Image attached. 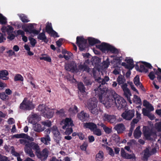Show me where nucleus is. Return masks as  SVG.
I'll use <instances>...</instances> for the list:
<instances>
[{
	"label": "nucleus",
	"instance_id": "nucleus-61",
	"mask_svg": "<svg viewBox=\"0 0 161 161\" xmlns=\"http://www.w3.org/2000/svg\"><path fill=\"white\" fill-rule=\"evenodd\" d=\"M8 35V36H7V38L10 40L12 41L14 40L15 37V36L14 34H12V33H11Z\"/></svg>",
	"mask_w": 161,
	"mask_h": 161
},
{
	"label": "nucleus",
	"instance_id": "nucleus-4",
	"mask_svg": "<svg viewBox=\"0 0 161 161\" xmlns=\"http://www.w3.org/2000/svg\"><path fill=\"white\" fill-rule=\"evenodd\" d=\"M113 98L115 103L116 107L118 109H121L125 108L126 103L125 100L118 95L115 92L113 94Z\"/></svg>",
	"mask_w": 161,
	"mask_h": 161
},
{
	"label": "nucleus",
	"instance_id": "nucleus-17",
	"mask_svg": "<svg viewBox=\"0 0 161 161\" xmlns=\"http://www.w3.org/2000/svg\"><path fill=\"white\" fill-rule=\"evenodd\" d=\"M83 127L85 128L88 129L92 131L97 128V125L93 122H86L83 124Z\"/></svg>",
	"mask_w": 161,
	"mask_h": 161
},
{
	"label": "nucleus",
	"instance_id": "nucleus-10",
	"mask_svg": "<svg viewBox=\"0 0 161 161\" xmlns=\"http://www.w3.org/2000/svg\"><path fill=\"white\" fill-rule=\"evenodd\" d=\"M49 151L47 148H45L42 151L40 150L36 154L37 157L41 161H45L47 158Z\"/></svg>",
	"mask_w": 161,
	"mask_h": 161
},
{
	"label": "nucleus",
	"instance_id": "nucleus-32",
	"mask_svg": "<svg viewBox=\"0 0 161 161\" xmlns=\"http://www.w3.org/2000/svg\"><path fill=\"white\" fill-rule=\"evenodd\" d=\"M8 74V71L3 70L1 71L0 72V78L3 80H6L8 79L6 76Z\"/></svg>",
	"mask_w": 161,
	"mask_h": 161
},
{
	"label": "nucleus",
	"instance_id": "nucleus-64",
	"mask_svg": "<svg viewBox=\"0 0 161 161\" xmlns=\"http://www.w3.org/2000/svg\"><path fill=\"white\" fill-rule=\"evenodd\" d=\"M0 161H10L7 157L3 156H0Z\"/></svg>",
	"mask_w": 161,
	"mask_h": 161
},
{
	"label": "nucleus",
	"instance_id": "nucleus-20",
	"mask_svg": "<svg viewBox=\"0 0 161 161\" xmlns=\"http://www.w3.org/2000/svg\"><path fill=\"white\" fill-rule=\"evenodd\" d=\"M138 63V62L136 63L135 66V68L137 71L145 73H147L148 72V69L145 68V66L144 64H140L139 67V65L137 64Z\"/></svg>",
	"mask_w": 161,
	"mask_h": 161
},
{
	"label": "nucleus",
	"instance_id": "nucleus-51",
	"mask_svg": "<svg viewBox=\"0 0 161 161\" xmlns=\"http://www.w3.org/2000/svg\"><path fill=\"white\" fill-rule=\"evenodd\" d=\"M31 119L32 120V121H33V120H36V121H38L41 119V118L36 114H35L32 115ZM34 121L33 122H34Z\"/></svg>",
	"mask_w": 161,
	"mask_h": 161
},
{
	"label": "nucleus",
	"instance_id": "nucleus-60",
	"mask_svg": "<svg viewBox=\"0 0 161 161\" xmlns=\"http://www.w3.org/2000/svg\"><path fill=\"white\" fill-rule=\"evenodd\" d=\"M141 62L143 64H144L145 67L149 69H152L153 68V67L150 64L146 62Z\"/></svg>",
	"mask_w": 161,
	"mask_h": 161
},
{
	"label": "nucleus",
	"instance_id": "nucleus-29",
	"mask_svg": "<svg viewBox=\"0 0 161 161\" xmlns=\"http://www.w3.org/2000/svg\"><path fill=\"white\" fill-rule=\"evenodd\" d=\"M88 40L89 45L92 46L95 44L101 43V42L99 40L94 38L89 37L88 39Z\"/></svg>",
	"mask_w": 161,
	"mask_h": 161
},
{
	"label": "nucleus",
	"instance_id": "nucleus-56",
	"mask_svg": "<svg viewBox=\"0 0 161 161\" xmlns=\"http://www.w3.org/2000/svg\"><path fill=\"white\" fill-rule=\"evenodd\" d=\"M66 130L65 132L66 135H69L70 134L73 132V129L72 128V127H67L66 129Z\"/></svg>",
	"mask_w": 161,
	"mask_h": 161
},
{
	"label": "nucleus",
	"instance_id": "nucleus-42",
	"mask_svg": "<svg viewBox=\"0 0 161 161\" xmlns=\"http://www.w3.org/2000/svg\"><path fill=\"white\" fill-rule=\"evenodd\" d=\"M47 108L45 107V106L43 104H40L37 108L38 111L42 112V113L45 111Z\"/></svg>",
	"mask_w": 161,
	"mask_h": 161
},
{
	"label": "nucleus",
	"instance_id": "nucleus-52",
	"mask_svg": "<svg viewBox=\"0 0 161 161\" xmlns=\"http://www.w3.org/2000/svg\"><path fill=\"white\" fill-rule=\"evenodd\" d=\"M42 124L44 126H47L48 127H50L52 125V123L50 121L47 120V121H42Z\"/></svg>",
	"mask_w": 161,
	"mask_h": 161
},
{
	"label": "nucleus",
	"instance_id": "nucleus-59",
	"mask_svg": "<svg viewBox=\"0 0 161 161\" xmlns=\"http://www.w3.org/2000/svg\"><path fill=\"white\" fill-rule=\"evenodd\" d=\"M155 126L158 131H161V122L156 123L155 124Z\"/></svg>",
	"mask_w": 161,
	"mask_h": 161
},
{
	"label": "nucleus",
	"instance_id": "nucleus-12",
	"mask_svg": "<svg viewBox=\"0 0 161 161\" xmlns=\"http://www.w3.org/2000/svg\"><path fill=\"white\" fill-rule=\"evenodd\" d=\"M77 117L80 120L84 122L88 120L90 116L88 113L85 112L84 111H82L78 114Z\"/></svg>",
	"mask_w": 161,
	"mask_h": 161
},
{
	"label": "nucleus",
	"instance_id": "nucleus-48",
	"mask_svg": "<svg viewBox=\"0 0 161 161\" xmlns=\"http://www.w3.org/2000/svg\"><path fill=\"white\" fill-rule=\"evenodd\" d=\"M88 146V144L87 142H84L82 144L80 147V148L81 150L86 151Z\"/></svg>",
	"mask_w": 161,
	"mask_h": 161
},
{
	"label": "nucleus",
	"instance_id": "nucleus-25",
	"mask_svg": "<svg viewBox=\"0 0 161 161\" xmlns=\"http://www.w3.org/2000/svg\"><path fill=\"white\" fill-rule=\"evenodd\" d=\"M53 114L54 112L52 110L47 108L45 111L42 113V115L45 118L50 119L53 117Z\"/></svg>",
	"mask_w": 161,
	"mask_h": 161
},
{
	"label": "nucleus",
	"instance_id": "nucleus-13",
	"mask_svg": "<svg viewBox=\"0 0 161 161\" xmlns=\"http://www.w3.org/2000/svg\"><path fill=\"white\" fill-rule=\"evenodd\" d=\"M143 133L147 139H149L153 134V130L148 126H144L143 127Z\"/></svg>",
	"mask_w": 161,
	"mask_h": 161
},
{
	"label": "nucleus",
	"instance_id": "nucleus-46",
	"mask_svg": "<svg viewBox=\"0 0 161 161\" xmlns=\"http://www.w3.org/2000/svg\"><path fill=\"white\" fill-rule=\"evenodd\" d=\"M134 97L135 99V100L134 101L137 104H140L141 105L142 104V102L141 99L139 97H138L137 96L135 95L134 96Z\"/></svg>",
	"mask_w": 161,
	"mask_h": 161
},
{
	"label": "nucleus",
	"instance_id": "nucleus-43",
	"mask_svg": "<svg viewBox=\"0 0 161 161\" xmlns=\"http://www.w3.org/2000/svg\"><path fill=\"white\" fill-rule=\"evenodd\" d=\"M19 141L21 144L25 145L24 150L25 151V152L27 149H26V147H27V146H26V144H29L30 142L27 141L26 140L24 139H20L19 140Z\"/></svg>",
	"mask_w": 161,
	"mask_h": 161
},
{
	"label": "nucleus",
	"instance_id": "nucleus-58",
	"mask_svg": "<svg viewBox=\"0 0 161 161\" xmlns=\"http://www.w3.org/2000/svg\"><path fill=\"white\" fill-rule=\"evenodd\" d=\"M49 34L51 36H53L54 37H58L59 36L58 35V33L54 30H53Z\"/></svg>",
	"mask_w": 161,
	"mask_h": 161
},
{
	"label": "nucleus",
	"instance_id": "nucleus-27",
	"mask_svg": "<svg viewBox=\"0 0 161 161\" xmlns=\"http://www.w3.org/2000/svg\"><path fill=\"white\" fill-rule=\"evenodd\" d=\"M83 81L85 85L87 86H91L94 81L90 78L85 76L83 77Z\"/></svg>",
	"mask_w": 161,
	"mask_h": 161
},
{
	"label": "nucleus",
	"instance_id": "nucleus-35",
	"mask_svg": "<svg viewBox=\"0 0 161 161\" xmlns=\"http://www.w3.org/2000/svg\"><path fill=\"white\" fill-rule=\"evenodd\" d=\"M122 65L125 67V68L128 69L130 71L134 67V64H128L125 62L122 63Z\"/></svg>",
	"mask_w": 161,
	"mask_h": 161
},
{
	"label": "nucleus",
	"instance_id": "nucleus-16",
	"mask_svg": "<svg viewBox=\"0 0 161 161\" xmlns=\"http://www.w3.org/2000/svg\"><path fill=\"white\" fill-rule=\"evenodd\" d=\"M134 83L135 85L142 91H144V88L142 83L140 82V77L138 75H136L134 79Z\"/></svg>",
	"mask_w": 161,
	"mask_h": 161
},
{
	"label": "nucleus",
	"instance_id": "nucleus-53",
	"mask_svg": "<svg viewBox=\"0 0 161 161\" xmlns=\"http://www.w3.org/2000/svg\"><path fill=\"white\" fill-rule=\"evenodd\" d=\"M92 131H93L94 134L97 136H100L102 135L101 131L99 129H97V128Z\"/></svg>",
	"mask_w": 161,
	"mask_h": 161
},
{
	"label": "nucleus",
	"instance_id": "nucleus-3",
	"mask_svg": "<svg viewBox=\"0 0 161 161\" xmlns=\"http://www.w3.org/2000/svg\"><path fill=\"white\" fill-rule=\"evenodd\" d=\"M97 47L103 52H105L106 51L115 54H117L119 52L118 50L116 48L105 42H102L101 45H97Z\"/></svg>",
	"mask_w": 161,
	"mask_h": 161
},
{
	"label": "nucleus",
	"instance_id": "nucleus-33",
	"mask_svg": "<svg viewBox=\"0 0 161 161\" xmlns=\"http://www.w3.org/2000/svg\"><path fill=\"white\" fill-rule=\"evenodd\" d=\"M78 88L81 93L86 92V88L82 82H80L78 84Z\"/></svg>",
	"mask_w": 161,
	"mask_h": 161
},
{
	"label": "nucleus",
	"instance_id": "nucleus-2",
	"mask_svg": "<svg viewBox=\"0 0 161 161\" xmlns=\"http://www.w3.org/2000/svg\"><path fill=\"white\" fill-rule=\"evenodd\" d=\"M26 146H27L26 147V149H27L25 153L32 158L34 157L35 156L33 153L32 149L35 151L36 154L40 150V147L38 145L33 142H30L29 144H26Z\"/></svg>",
	"mask_w": 161,
	"mask_h": 161
},
{
	"label": "nucleus",
	"instance_id": "nucleus-39",
	"mask_svg": "<svg viewBox=\"0 0 161 161\" xmlns=\"http://www.w3.org/2000/svg\"><path fill=\"white\" fill-rule=\"evenodd\" d=\"M69 111L74 114H76L79 111L78 108L75 105H74V106L69 108Z\"/></svg>",
	"mask_w": 161,
	"mask_h": 161
},
{
	"label": "nucleus",
	"instance_id": "nucleus-57",
	"mask_svg": "<svg viewBox=\"0 0 161 161\" xmlns=\"http://www.w3.org/2000/svg\"><path fill=\"white\" fill-rule=\"evenodd\" d=\"M5 36V33L3 34L2 33H0V43L3 42L6 40V38L4 36Z\"/></svg>",
	"mask_w": 161,
	"mask_h": 161
},
{
	"label": "nucleus",
	"instance_id": "nucleus-23",
	"mask_svg": "<svg viewBox=\"0 0 161 161\" xmlns=\"http://www.w3.org/2000/svg\"><path fill=\"white\" fill-rule=\"evenodd\" d=\"M45 32L43 30V32L42 33H39L38 35L37 38L40 40H42L46 43H47L48 42V40L47 39L45 35Z\"/></svg>",
	"mask_w": 161,
	"mask_h": 161
},
{
	"label": "nucleus",
	"instance_id": "nucleus-63",
	"mask_svg": "<svg viewBox=\"0 0 161 161\" xmlns=\"http://www.w3.org/2000/svg\"><path fill=\"white\" fill-rule=\"evenodd\" d=\"M148 76L150 79L152 80H153L155 77L154 73L153 71H151L150 73L148 75Z\"/></svg>",
	"mask_w": 161,
	"mask_h": 161
},
{
	"label": "nucleus",
	"instance_id": "nucleus-45",
	"mask_svg": "<svg viewBox=\"0 0 161 161\" xmlns=\"http://www.w3.org/2000/svg\"><path fill=\"white\" fill-rule=\"evenodd\" d=\"M102 64L105 68H108L110 64L109 58H107L106 60L103 61Z\"/></svg>",
	"mask_w": 161,
	"mask_h": 161
},
{
	"label": "nucleus",
	"instance_id": "nucleus-47",
	"mask_svg": "<svg viewBox=\"0 0 161 161\" xmlns=\"http://www.w3.org/2000/svg\"><path fill=\"white\" fill-rule=\"evenodd\" d=\"M102 145L103 146H105L104 144H102ZM105 147L106 148L107 150L109 151V154L112 157L114 156V153L113 150L112 149V148L109 147H108L107 146H106Z\"/></svg>",
	"mask_w": 161,
	"mask_h": 161
},
{
	"label": "nucleus",
	"instance_id": "nucleus-22",
	"mask_svg": "<svg viewBox=\"0 0 161 161\" xmlns=\"http://www.w3.org/2000/svg\"><path fill=\"white\" fill-rule=\"evenodd\" d=\"M31 123L34 124L35 126L34 127V130L37 132H40L44 130L45 128L44 127H41L40 124H37L36 122L35 121L33 122V121H31Z\"/></svg>",
	"mask_w": 161,
	"mask_h": 161
},
{
	"label": "nucleus",
	"instance_id": "nucleus-30",
	"mask_svg": "<svg viewBox=\"0 0 161 161\" xmlns=\"http://www.w3.org/2000/svg\"><path fill=\"white\" fill-rule=\"evenodd\" d=\"M104 153L103 151H99L96 155L95 160L96 161H102L103 159Z\"/></svg>",
	"mask_w": 161,
	"mask_h": 161
},
{
	"label": "nucleus",
	"instance_id": "nucleus-5",
	"mask_svg": "<svg viewBox=\"0 0 161 161\" xmlns=\"http://www.w3.org/2000/svg\"><path fill=\"white\" fill-rule=\"evenodd\" d=\"M87 107L90 111L93 114H97V100L93 97L89 99L87 103Z\"/></svg>",
	"mask_w": 161,
	"mask_h": 161
},
{
	"label": "nucleus",
	"instance_id": "nucleus-1",
	"mask_svg": "<svg viewBox=\"0 0 161 161\" xmlns=\"http://www.w3.org/2000/svg\"><path fill=\"white\" fill-rule=\"evenodd\" d=\"M89 73L95 79V81L99 84L98 87L94 90L95 96L98 98L99 100L102 102L105 99V98L108 97V95H106L107 92L103 85L106 84V82L109 81V78L108 76H105L103 79H102L100 76L99 71L95 68H90L88 66L85 65L83 70Z\"/></svg>",
	"mask_w": 161,
	"mask_h": 161
},
{
	"label": "nucleus",
	"instance_id": "nucleus-40",
	"mask_svg": "<svg viewBox=\"0 0 161 161\" xmlns=\"http://www.w3.org/2000/svg\"><path fill=\"white\" fill-rule=\"evenodd\" d=\"M0 23L2 25H5L7 23V18L0 14Z\"/></svg>",
	"mask_w": 161,
	"mask_h": 161
},
{
	"label": "nucleus",
	"instance_id": "nucleus-54",
	"mask_svg": "<svg viewBox=\"0 0 161 161\" xmlns=\"http://www.w3.org/2000/svg\"><path fill=\"white\" fill-rule=\"evenodd\" d=\"M142 112L143 115L145 116H147L150 114V111L145 108H142Z\"/></svg>",
	"mask_w": 161,
	"mask_h": 161
},
{
	"label": "nucleus",
	"instance_id": "nucleus-14",
	"mask_svg": "<svg viewBox=\"0 0 161 161\" xmlns=\"http://www.w3.org/2000/svg\"><path fill=\"white\" fill-rule=\"evenodd\" d=\"M103 119L105 121L111 123H113L115 122L116 118L114 115L105 114L103 116Z\"/></svg>",
	"mask_w": 161,
	"mask_h": 161
},
{
	"label": "nucleus",
	"instance_id": "nucleus-9",
	"mask_svg": "<svg viewBox=\"0 0 161 161\" xmlns=\"http://www.w3.org/2000/svg\"><path fill=\"white\" fill-rule=\"evenodd\" d=\"M51 131L53 135V139L55 141L59 144L61 139V136L59 131L56 126H53L51 128Z\"/></svg>",
	"mask_w": 161,
	"mask_h": 161
},
{
	"label": "nucleus",
	"instance_id": "nucleus-34",
	"mask_svg": "<svg viewBox=\"0 0 161 161\" xmlns=\"http://www.w3.org/2000/svg\"><path fill=\"white\" fill-rule=\"evenodd\" d=\"M117 81L119 85H122L125 83L124 82H125V79L122 75H120L117 78Z\"/></svg>",
	"mask_w": 161,
	"mask_h": 161
},
{
	"label": "nucleus",
	"instance_id": "nucleus-49",
	"mask_svg": "<svg viewBox=\"0 0 161 161\" xmlns=\"http://www.w3.org/2000/svg\"><path fill=\"white\" fill-rule=\"evenodd\" d=\"M0 98L3 100H8L9 97L4 92L0 93Z\"/></svg>",
	"mask_w": 161,
	"mask_h": 161
},
{
	"label": "nucleus",
	"instance_id": "nucleus-24",
	"mask_svg": "<svg viewBox=\"0 0 161 161\" xmlns=\"http://www.w3.org/2000/svg\"><path fill=\"white\" fill-rule=\"evenodd\" d=\"M114 129L118 134L123 133L125 129L124 125L122 123L118 124L115 126Z\"/></svg>",
	"mask_w": 161,
	"mask_h": 161
},
{
	"label": "nucleus",
	"instance_id": "nucleus-36",
	"mask_svg": "<svg viewBox=\"0 0 161 161\" xmlns=\"http://www.w3.org/2000/svg\"><path fill=\"white\" fill-rule=\"evenodd\" d=\"M53 30L51 23H48L46 26V31L49 34Z\"/></svg>",
	"mask_w": 161,
	"mask_h": 161
},
{
	"label": "nucleus",
	"instance_id": "nucleus-21",
	"mask_svg": "<svg viewBox=\"0 0 161 161\" xmlns=\"http://www.w3.org/2000/svg\"><path fill=\"white\" fill-rule=\"evenodd\" d=\"M14 30V28L10 25H8L7 26H3L1 28L2 32L4 34L6 32L7 34L12 33Z\"/></svg>",
	"mask_w": 161,
	"mask_h": 161
},
{
	"label": "nucleus",
	"instance_id": "nucleus-11",
	"mask_svg": "<svg viewBox=\"0 0 161 161\" xmlns=\"http://www.w3.org/2000/svg\"><path fill=\"white\" fill-rule=\"evenodd\" d=\"M135 112L134 109L125 111L122 114L121 116L124 119L126 120H130L134 117Z\"/></svg>",
	"mask_w": 161,
	"mask_h": 161
},
{
	"label": "nucleus",
	"instance_id": "nucleus-55",
	"mask_svg": "<svg viewBox=\"0 0 161 161\" xmlns=\"http://www.w3.org/2000/svg\"><path fill=\"white\" fill-rule=\"evenodd\" d=\"M40 60H44L49 62H51V59L49 57H41L39 58Z\"/></svg>",
	"mask_w": 161,
	"mask_h": 161
},
{
	"label": "nucleus",
	"instance_id": "nucleus-41",
	"mask_svg": "<svg viewBox=\"0 0 161 161\" xmlns=\"http://www.w3.org/2000/svg\"><path fill=\"white\" fill-rule=\"evenodd\" d=\"M112 137L116 144L119 143L120 141V137L116 134H114L112 136Z\"/></svg>",
	"mask_w": 161,
	"mask_h": 161
},
{
	"label": "nucleus",
	"instance_id": "nucleus-26",
	"mask_svg": "<svg viewBox=\"0 0 161 161\" xmlns=\"http://www.w3.org/2000/svg\"><path fill=\"white\" fill-rule=\"evenodd\" d=\"M27 29L28 31L27 32L30 33H33L36 35H37L40 32V31H37V30L34 29V27L32 24H29V25L27 26Z\"/></svg>",
	"mask_w": 161,
	"mask_h": 161
},
{
	"label": "nucleus",
	"instance_id": "nucleus-31",
	"mask_svg": "<svg viewBox=\"0 0 161 161\" xmlns=\"http://www.w3.org/2000/svg\"><path fill=\"white\" fill-rule=\"evenodd\" d=\"M40 140L41 142L46 145H48L50 144V142L51 141V138L50 136H44V137H41Z\"/></svg>",
	"mask_w": 161,
	"mask_h": 161
},
{
	"label": "nucleus",
	"instance_id": "nucleus-44",
	"mask_svg": "<svg viewBox=\"0 0 161 161\" xmlns=\"http://www.w3.org/2000/svg\"><path fill=\"white\" fill-rule=\"evenodd\" d=\"M24 78L23 76L20 74H16L14 77V81H23Z\"/></svg>",
	"mask_w": 161,
	"mask_h": 161
},
{
	"label": "nucleus",
	"instance_id": "nucleus-37",
	"mask_svg": "<svg viewBox=\"0 0 161 161\" xmlns=\"http://www.w3.org/2000/svg\"><path fill=\"white\" fill-rule=\"evenodd\" d=\"M20 20L23 23H27L29 20L27 18L26 16L24 14H21L19 15Z\"/></svg>",
	"mask_w": 161,
	"mask_h": 161
},
{
	"label": "nucleus",
	"instance_id": "nucleus-28",
	"mask_svg": "<svg viewBox=\"0 0 161 161\" xmlns=\"http://www.w3.org/2000/svg\"><path fill=\"white\" fill-rule=\"evenodd\" d=\"M140 127L138 126L135 130L133 133V135L134 137L136 139H138L141 135L142 132L140 130Z\"/></svg>",
	"mask_w": 161,
	"mask_h": 161
},
{
	"label": "nucleus",
	"instance_id": "nucleus-8",
	"mask_svg": "<svg viewBox=\"0 0 161 161\" xmlns=\"http://www.w3.org/2000/svg\"><path fill=\"white\" fill-rule=\"evenodd\" d=\"M64 68L65 70L71 71L72 73L75 72L77 73L79 72V69L77 68L76 63L74 61H70L67 64H65Z\"/></svg>",
	"mask_w": 161,
	"mask_h": 161
},
{
	"label": "nucleus",
	"instance_id": "nucleus-62",
	"mask_svg": "<svg viewBox=\"0 0 161 161\" xmlns=\"http://www.w3.org/2000/svg\"><path fill=\"white\" fill-rule=\"evenodd\" d=\"M105 132L108 134H110L112 132V130L111 128L106 126L103 130Z\"/></svg>",
	"mask_w": 161,
	"mask_h": 161
},
{
	"label": "nucleus",
	"instance_id": "nucleus-6",
	"mask_svg": "<svg viewBox=\"0 0 161 161\" xmlns=\"http://www.w3.org/2000/svg\"><path fill=\"white\" fill-rule=\"evenodd\" d=\"M76 43L80 51L86 50L88 47L87 40L84 39L83 36H78L76 37Z\"/></svg>",
	"mask_w": 161,
	"mask_h": 161
},
{
	"label": "nucleus",
	"instance_id": "nucleus-18",
	"mask_svg": "<svg viewBox=\"0 0 161 161\" xmlns=\"http://www.w3.org/2000/svg\"><path fill=\"white\" fill-rule=\"evenodd\" d=\"M120 155L123 158L126 159H131L135 157L134 154L132 155L126 153L123 148H121Z\"/></svg>",
	"mask_w": 161,
	"mask_h": 161
},
{
	"label": "nucleus",
	"instance_id": "nucleus-7",
	"mask_svg": "<svg viewBox=\"0 0 161 161\" xmlns=\"http://www.w3.org/2000/svg\"><path fill=\"white\" fill-rule=\"evenodd\" d=\"M35 105L32 101L28 100L27 98H25L20 104L19 108L24 110H30L35 108Z\"/></svg>",
	"mask_w": 161,
	"mask_h": 161
},
{
	"label": "nucleus",
	"instance_id": "nucleus-19",
	"mask_svg": "<svg viewBox=\"0 0 161 161\" xmlns=\"http://www.w3.org/2000/svg\"><path fill=\"white\" fill-rule=\"evenodd\" d=\"M64 125L62 126L63 129H65L67 127H69V126L72 127L74 125L73 122L70 118H66L64 121Z\"/></svg>",
	"mask_w": 161,
	"mask_h": 161
},
{
	"label": "nucleus",
	"instance_id": "nucleus-15",
	"mask_svg": "<svg viewBox=\"0 0 161 161\" xmlns=\"http://www.w3.org/2000/svg\"><path fill=\"white\" fill-rule=\"evenodd\" d=\"M127 84L126 83L121 85V87L124 92V95L125 97H130L131 95L130 90L127 88Z\"/></svg>",
	"mask_w": 161,
	"mask_h": 161
},
{
	"label": "nucleus",
	"instance_id": "nucleus-50",
	"mask_svg": "<svg viewBox=\"0 0 161 161\" xmlns=\"http://www.w3.org/2000/svg\"><path fill=\"white\" fill-rule=\"evenodd\" d=\"M29 40L30 41V43L32 47H34L37 43L36 40L33 37H29Z\"/></svg>",
	"mask_w": 161,
	"mask_h": 161
},
{
	"label": "nucleus",
	"instance_id": "nucleus-38",
	"mask_svg": "<svg viewBox=\"0 0 161 161\" xmlns=\"http://www.w3.org/2000/svg\"><path fill=\"white\" fill-rule=\"evenodd\" d=\"M144 153L143 155V158L147 160L148 157L151 155L148 148H146L144 150Z\"/></svg>",
	"mask_w": 161,
	"mask_h": 161
}]
</instances>
